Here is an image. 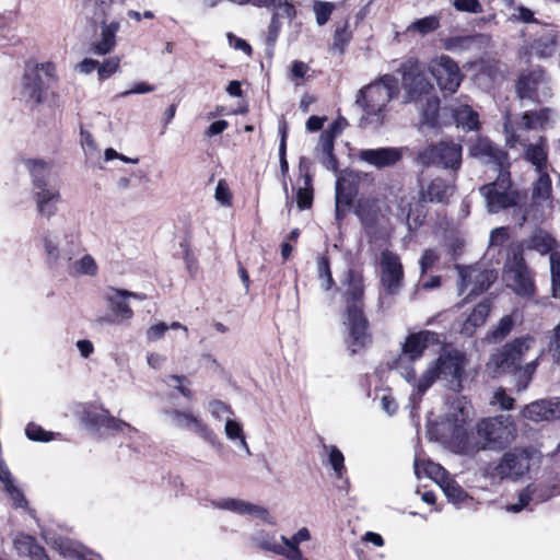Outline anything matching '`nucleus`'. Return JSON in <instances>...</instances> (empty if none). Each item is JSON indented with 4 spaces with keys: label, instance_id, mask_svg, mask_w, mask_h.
<instances>
[{
    "label": "nucleus",
    "instance_id": "1",
    "mask_svg": "<svg viewBox=\"0 0 560 560\" xmlns=\"http://www.w3.org/2000/svg\"><path fill=\"white\" fill-rule=\"evenodd\" d=\"M468 364L469 359L464 351L454 347H443L439 355L428 363L420 377L417 378L413 368H406L400 373L413 386L412 397L417 396L420 400L438 380L444 382L447 389L462 392L468 377Z\"/></svg>",
    "mask_w": 560,
    "mask_h": 560
},
{
    "label": "nucleus",
    "instance_id": "2",
    "mask_svg": "<svg viewBox=\"0 0 560 560\" xmlns=\"http://www.w3.org/2000/svg\"><path fill=\"white\" fill-rule=\"evenodd\" d=\"M517 427L511 416L497 415L479 419L462 441V452L474 455L480 451L499 452L512 444Z\"/></svg>",
    "mask_w": 560,
    "mask_h": 560
},
{
    "label": "nucleus",
    "instance_id": "3",
    "mask_svg": "<svg viewBox=\"0 0 560 560\" xmlns=\"http://www.w3.org/2000/svg\"><path fill=\"white\" fill-rule=\"evenodd\" d=\"M398 92V79L393 74H384L361 88L355 96V105L362 110L360 127L380 130L388 119V104Z\"/></svg>",
    "mask_w": 560,
    "mask_h": 560
},
{
    "label": "nucleus",
    "instance_id": "4",
    "mask_svg": "<svg viewBox=\"0 0 560 560\" xmlns=\"http://www.w3.org/2000/svg\"><path fill=\"white\" fill-rule=\"evenodd\" d=\"M341 292L346 303L343 325L349 330L348 349L358 353L371 343L368 332V322L362 310V282H341Z\"/></svg>",
    "mask_w": 560,
    "mask_h": 560
},
{
    "label": "nucleus",
    "instance_id": "5",
    "mask_svg": "<svg viewBox=\"0 0 560 560\" xmlns=\"http://www.w3.org/2000/svg\"><path fill=\"white\" fill-rule=\"evenodd\" d=\"M535 338L532 336H523L515 338L511 342L505 343L498 352L492 354L490 363L494 365L495 372L516 371L518 373L520 390L525 389L535 373L538 361L542 352L536 355L532 361L522 365L527 352L535 346Z\"/></svg>",
    "mask_w": 560,
    "mask_h": 560
},
{
    "label": "nucleus",
    "instance_id": "6",
    "mask_svg": "<svg viewBox=\"0 0 560 560\" xmlns=\"http://www.w3.org/2000/svg\"><path fill=\"white\" fill-rule=\"evenodd\" d=\"M47 262L57 266L60 261H71L79 252L81 240L67 222H60L46 229L39 236Z\"/></svg>",
    "mask_w": 560,
    "mask_h": 560
},
{
    "label": "nucleus",
    "instance_id": "7",
    "mask_svg": "<svg viewBox=\"0 0 560 560\" xmlns=\"http://www.w3.org/2000/svg\"><path fill=\"white\" fill-rule=\"evenodd\" d=\"M28 168L33 177V196L36 205V211L39 215L50 219L58 211V205L61 202L59 189L49 185V166L43 161L28 162Z\"/></svg>",
    "mask_w": 560,
    "mask_h": 560
},
{
    "label": "nucleus",
    "instance_id": "8",
    "mask_svg": "<svg viewBox=\"0 0 560 560\" xmlns=\"http://www.w3.org/2000/svg\"><path fill=\"white\" fill-rule=\"evenodd\" d=\"M463 147L453 140H441L418 151L416 162L424 167L431 165L457 172L462 165Z\"/></svg>",
    "mask_w": 560,
    "mask_h": 560
},
{
    "label": "nucleus",
    "instance_id": "9",
    "mask_svg": "<svg viewBox=\"0 0 560 560\" xmlns=\"http://www.w3.org/2000/svg\"><path fill=\"white\" fill-rule=\"evenodd\" d=\"M479 191L490 213L515 207L520 200V192L512 187L510 173L505 168L500 170L497 179L481 186Z\"/></svg>",
    "mask_w": 560,
    "mask_h": 560
},
{
    "label": "nucleus",
    "instance_id": "10",
    "mask_svg": "<svg viewBox=\"0 0 560 560\" xmlns=\"http://www.w3.org/2000/svg\"><path fill=\"white\" fill-rule=\"evenodd\" d=\"M401 73V86L405 92L402 103L422 102L424 97L433 93V85L418 62L408 60L399 69Z\"/></svg>",
    "mask_w": 560,
    "mask_h": 560
},
{
    "label": "nucleus",
    "instance_id": "11",
    "mask_svg": "<svg viewBox=\"0 0 560 560\" xmlns=\"http://www.w3.org/2000/svg\"><path fill=\"white\" fill-rule=\"evenodd\" d=\"M147 296L142 293H137L128 290H121L116 288H108L105 293V300L107 302L109 314L107 316L100 317L98 323L107 324H125L133 318V311L130 307L129 299L144 300Z\"/></svg>",
    "mask_w": 560,
    "mask_h": 560
},
{
    "label": "nucleus",
    "instance_id": "12",
    "mask_svg": "<svg viewBox=\"0 0 560 560\" xmlns=\"http://www.w3.org/2000/svg\"><path fill=\"white\" fill-rule=\"evenodd\" d=\"M503 131L506 145L510 148H515L517 144L524 147L525 160L532 163L538 173L545 172L547 166V151L542 137H539L536 142L527 144L523 135L514 130V126L511 124L509 116L505 117Z\"/></svg>",
    "mask_w": 560,
    "mask_h": 560
},
{
    "label": "nucleus",
    "instance_id": "13",
    "mask_svg": "<svg viewBox=\"0 0 560 560\" xmlns=\"http://www.w3.org/2000/svg\"><path fill=\"white\" fill-rule=\"evenodd\" d=\"M428 70L436 80L441 91L453 94L463 81V74L455 60L447 55L432 58L428 63Z\"/></svg>",
    "mask_w": 560,
    "mask_h": 560
},
{
    "label": "nucleus",
    "instance_id": "14",
    "mask_svg": "<svg viewBox=\"0 0 560 560\" xmlns=\"http://www.w3.org/2000/svg\"><path fill=\"white\" fill-rule=\"evenodd\" d=\"M534 450L528 447L513 448L504 453L494 468L495 475L514 479L524 476L529 470Z\"/></svg>",
    "mask_w": 560,
    "mask_h": 560
},
{
    "label": "nucleus",
    "instance_id": "15",
    "mask_svg": "<svg viewBox=\"0 0 560 560\" xmlns=\"http://www.w3.org/2000/svg\"><path fill=\"white\" fill-rule=\"evenodd\" d=\"M520 98L539 102L549 94L548 80L541 69H535L522 74L516 83Z\"/></svg>",
    "mask_w": 560,
    "mask_h": 560
},
{
    "label": "nucleus",
    "instance_id": "16",
    "mask_svg": "<svg viewBox=\"0 0 560 560\" xmlns=\"http://www.w3.org/2000/svg\"><path fill=\"white\" fill-rule=\"evenodd\" d=\"M407 149L404 147H383L377 149H363L359 151L358 159L375 168H386L396 165L404 158Z\"/></svg>",
    "mask_w": 560,
    "mask_h": 560
},
{
    "label": "nucleus",
    "instance_id": "17",
    "mask_svg": "<svg viewBox=\"0 0 560 560\" xmlns=\"http://www.w3.org/2000/svg\"><path fill=\"white\" fill-rule=\"evenodd\" d=\"M166 415L175 427L191 429L208 444L212 446H220L217 434L194 415L179 410H170L166 411Z\"/></svg>",
    "mask_w": 560,
    "mask_h": 560
},
{
    "label": "nucleus",
    "instance_id": "18",
    "mask_svg": "<svg viewBox=\"0 0 560 560\" xmlns=\"http://www.w3.org/2000/svg\"><path fill=\"white\" fill-rule=\"evenodd\" d=\"M211 505L219 510L231 511L233 513L240 515H253L256 516L269 525H275V518L269 514L268 510L264 506L253 504L250 502L234 499V498H224L220 500H214L211 502Z\"/></svg>",
    "mask_w": 560,
    "mask_h": 560
},
{
    "label": "nucleus",
    "instance_id": "19",
    "mask_svg": "<svg viewBox=\"0 0 560 560\" xmlns=\"http://www.w3.org/2000/svg\"><path fill=\"white\" fill-rule=\"evenodd\" d=\"M417 104H419L422 125L436 129L451 125V119L447 118L448 110H446V106L440 108V101L433 93Z\"/></svg>",
    "mask_w": 560,
    "mask_h": 560
},
{
    "label": "nucleus",
    "instance_id": "20",
    "mask_svg": "<svg viewBox=\"0 0 560 560\" xmlns=\"http://www.w3.org/2000/svg\"><path fill=\"white\" fill-rule=\"evenodd\" d=\"M469 153L472 158L487 164H495L500 170L508 166L506 153L495 145L491 140L479 137L470 147Z\"/></svg>",
    "mask_w": 560,
    "mask_h": 560
},
{
    "label": "nucleus",
    "instance_id": "21",
    "mask_svg": "<svg viewBox=\"0 0 560 560\" xmlns=\"http://www.w3.org/2000/svg\"><path fill=\"white\" fill-rule=\"evenodd\" d=\"M555 487L530 483L518 494V502L506 506L508 512L518 513L530 502L541 503L553 497Z\"/></svg>",
    "mask_w": 560,
    "mask_h": 560
},
{
    "label": "nucleus",
    "instance_id": "22",
    "mask_svg": "<svg viewBox=\"0 0 560 560\" xmlns=\"http://www.w3.org/2000/svg\"><path fill=\"white\" fill-rule=\"evenodd\" d=\"M455 186L444 178L436 177L427 186L421 185L419 198L423 202L446 203L454 194Z\"/></svg>",
    "mask_w": 560,
    "mask_h": 560
},
{
    "label": "nucleus",
    "instance_id": "23",
    "mask_svg": "<svg viewBox=\"0 0 560 560\" xmlns=\"http://www.w3.org/2000/svg\"><path fill=\"white\" fill-rule=\"evenodd\" d=\"M430 342H440V337L436 332L421 330L419 332L410 334L402 345V354L409 360L415 361L421 358Z\"/></svg>",
    "mask_w": 560,
    "mask_h": 560
},
{
    "label": "nucleus",
    "instance_id": "24",
    "mask_svg": "<svg viewBox=\"0 0 560 560\" xmlns=\"http://www.w3.org/2000/svg\"><path fill=\"white\" fill-rule=\"evenodd\" d=\"M38 70L45 72L47 75H52L55 67L51 63H40L37 70L27 73L24 78L23 95L27 101L39 103L44 94V85L39 77Z\"/></svg>",
    "mask_w": 560,
    "mask_h": 560
},
{
    "label": "nucleus",
    "instance_id": "25",
    "mask_svg": "<svg viewBox=\"0 0 560 560\" xmlns=\"http://www.w3.org/2000/svg\"><path fill=\"white\" fill-rule=\"evenodd\" d=\"M556 121V115L550 108L539 110H527L522 116V121L514 127L517 133L523 135L526 130L545 129Z\"/></svg>",
    "mask_w": 560,
    "mask_h": 560
},
{
    "label": "nucleus",
    "instance_id": "26",
    "mask_svg": "<svg viewBox=\"0 0 560 560\" xmlns=\"http://www.w3.org/2000/svg\"><path fill=\"white\" fill-rule=\"evenodd\" d=\"M447 118L451 119V124H455L457 127H462L465 130H475L479 125V115L466 104L452 103L446 105Z\"/></svg>",
    "mask_w": 560,
    "mask_h": 560
},
{
    "label": "nucleus",
    "instance_id": "27",
    "mask_svg": "<svg viewBox=\"0 0 560 560\" xmlns=\"http://www.w3.org/2000/svg\"><path fill=\"white\" fill-rule=\"evenodd\" d=\"M504 273L508 280H529V271L523 258L522 245L511 249L504 267Z\"/></svg>",
    "mask_w": 560,
    "mask_h": 560
},
{
    "label": "nucleus",
    "instance_id": "28",
    "mask_svg": "<svg viewBox=\"0 0 560 560\" xmlns=\"http://www.w3.org/2000/svg\"><path fill=\"white\" fill-rule=\"evenodd\" d=\"M119 30L118 22L107 24L104 20L101 21V33L96 36L92 44V50L97 55H106L110 52L116 45V34Z\"/></svg>",
    "mask_w": 560,
    "mask_h": 560
},
{
    "label": "nucleus",
    "instance_id": "29",
    "mask_svg": "<svg viewBox=\"0 0 560 560\" xmlns=\"http://www.w3.org/2000/svg\"><path fill=\"white\" fill-rule=\"evenodd\" d=\"M557 32L552 27H545L530 46L532 54L539 58H548L557 50Z\"/></svg>",
    "mask_w": 560,
    "mask_h": 560
},
{
    "label": "nucleus",
    "instance_id": "30",
    "mask_svg": "<svg viewBox=\"0 0 560 560\" xmlns=\"http://www.w3.org/2000/svg\"><path fill=\"white\" fill-rule=\"evenodd\" d=\"M491 304L489 300L479 303L470 315L463 322L459 332L466 337L475 334L476 329L482 326L490 313Z\"/></svg>",
    "mask_w": 560,
    "mask_h": 560
},
{
    "label": "nucleus",
    "instance_id": "31",
    "mask_svg": "<svg viewBox=\"0 0 560 560\" xmlns=\"http://www.w3.org/2000/svg\"><path fill=\"white\" fill-rule=\"evenodd\" d=\"M527 249L536 250L541 255L552 253L558 249L557 241L545 230L536 229L532 235L525 241Z\"/></svg>",
    "mask_w": 560,
    "mask_h": 560
},
{
    "label": "nucleus",
    "instance_id": "32",
    "mask_svg": "<svg viewBox=\"0 0 560 560\" xmlns=\"http://www.w3.org/2000/svg\"><path fill=\"white\" fill-rule=\"evenodd\" d=\"M442 46L445 50L460 54L478 47L481 44L480 35H466V36H450L442 40Z\"/></svg>",
    "mask_w": 560,
    "mask_h": 560
},
{
    "label": "nucleus",
    "instance_id": "33",
    "mask_svg": "<svg viewBox=\"0 0 560 560\" xmlns=\"http://www.w3.org/2000/svg\"><path fill=\"white\" fill-rule=\"evenodd\" d=\"M14 547L22 556L31 560H49L43 547L35 542V539L27 535H19L14 538Z\"/></svg>",
    "mask_w": 560,
    "mask_h": 560
},
{
    "label": "nucleus",
    "instance_id": "34",
    "mask_svg": "<svg viewBox=\"0 0 560 560\" xmlns=\"http://www.w3.org/2000/svg\"><path fill=\"white\" fill-rule=\"evenodd\" d=\"M299 170L301 173L302 185L298 187L296 205L300 210H305L313 205V186L312 177L304 167L303 160H301Z\"/></svg>",
    "mask_w": 560,
    "mask_h": 560
},
{
    "label": "nucleus",
    "instance_id": "35",
    "mask_svg": "<svg viewBox=\"0 0 560 560\" xmlns=\"http://www.w3.org/2000/svg\"><path fill=\"white\" fill-rule=\"evenodd\" d=\"M381 270L383 280H401L404 276L399 257L389 250L381 254Z\"/></svg>",
    "mask_w": 560,
    "mask_h": 560
},
{
    "label": "nucleus",
    "instance_id": "36",
    "mask_svg": "<svg viewBox=\"0 0 560 560\" xmlns=\"http://www.w3.org/2000/svg\"><path fill=\"white\" fill-rule=\"evenodd\" d=\"M84 421L94 427H104L109 430L122 431L125 428L130 429V425L120 419L112 417L107 410H102L97 415L86 412Z\"/></svg>",
    "mask_w": 560,
    "mask_h": 560
},
{
    "label": "nucleus",
    "instance_id": "37",
    "mask_svg": "<svg viewBox=\"0 0 560 560\" xmlns=\"http://www.w3.org/2000/svg\"><path fill=\"white\" fill-rule=\"evenodd\" d=\"M69 262V272L72 276L78 277H96L98 271V266L94 259V257L90 254H84L82 257L75 260L68 261Z\"/></svg>",
    "mask_w": 560,
    "mask_h": 560
},
{
    "label": "nucleus",
    "instance_id": "38",
    "mask_svg": "<svg viewBox=\"0 0 560 560\" xmlns=\"http://www.w3.org/2000/svg\"><path fill=\"white\" fill-rule=\"evenodd\" d=\"M254 547L276 555L284 553V547L277 541L275 534L259 530L250 537Z\"/></svg>",
    "mask_w": 560,
    "mask_h": 560
},
{
    "label": "nucleus",
    "instance_id": "39",
    "mask_svg": "<svg viewBox=\"0 0 560 560\" xmlns=\"http://www.w3.org/2000/svg\"><path fill=\"white\" fill-rule=\"evenodd\" d=\"M552 194L551 179L546 172H539V177L534 183L532 199L534 203L550 202Z\"/></svg>",
    "mask_w": 560,
    "mask_h": 560
},
{
    "label": "nucleus",
    "instance_id": "40",
    "mask_svg": "<svg viewBox=\"0 0 560 560\" xmlns=\"http://www.w3.org/2000/svg\"><path fill=\"white\" fill-rule=\"evenodd\" d=\"M549 406L547 399H539L527 404L521 411L522 417L533 422L549 421Z\"/></svg>",
    "mask_w": 560,
    "mask_h": 560
},
{
    "label": "nucleus",
    "instance_id": "41",
    "mask_svg": "<svg viewBox=\"0 0 560 560\" xmlns=\"http://www.w3.org/2000/svg\"><path fill=\"white\" fill-rule=\"evenodd\" d=\"M319 149L322 151V164L329 171H337V160L334 156V136L326 131L319 138Z\"/></svg>",
    "mask_w": 560,
    "mask_h": 560
},
{
    "label": "nucleus",
    "instance_id": "42",
    "mask_svg": "<svg viewBox=\"0 0 560 560\" xmlns=\"http://www.w3.org/2000/svg\"><path fill=\"white\" fill-rule=\"evenodd\" d=\"M336 200L345 203V208H350L355 196V189L351 180L340 176L336 182Z\"/></svg>",
    "mask_w": 560,
    "mask_h": 560
},
{
    "label": "nucleus",
    "instance_id": "43",
    "mask_svg": "<svg viewBox=\"0 0 560 560\" xmlns=\"http://www.w3.org/2000/svg\"><path fill=\"white\" fill-rule=\"evenodd\" d=\"M163 383L168 388L176 389L183 397L187 399L194 398V392L190 389L191 382L185 375H167L163 378Z\"/></svg>",
    "mask_w": 560,
    "mask_h": 560
},
{
    "label": "nucleus",
    "instance_id": "44",
    "mask_svg": "<svg viewBox=\"0 0 560 560\" xmlns=\"http://www.w3.org/2000/svg\"><path fill=\"white\" fill-rule=\"evenodd\" d=\"M440 27V19L436 15H429L413 21L408 27L407 32L418 33L422 36L430 34Z\"/></svg>",
    "mask_w": 560,
    "mask_h": 560
},
{
    "label": "nucleus",
    "instance_id": "45",
    "mask_svg": "<svg viewBox=\"0 0 560 560\" xmlns=\"http://www.w3.org/2000/svg\"><path fill=\"white\" fill-rule=\"evenodd\" d=\"M440 488L442 489L448 501L453 502L454 504L460 503L466 499L465 491L451 477L446 481H443Z\"/></svg>",
    "mask_w": 560,
    "mask_h": 560
},
{
    "label": "nucleus",
    "instance_id": "46",
    "mask_svg": "<svg viewBox=\"0 0 560 560\" xmlns=\"http://www.w3.org/2000/svg\"><path fill=\"white\" fill-rule=\"evenodd\" d=\"M454 412L450 413V421L454 422L455 432H458L469 418V407L462 400L454 402Z\"/></svg>",
    "mask_w": 560,
    "mask_h": 560
},
{
    "label": "nucleus",
    "instance_id": "47",
    "mask_svg": "<svg viewBox=\"0 0 560 560\" xmlns=\"http://www.w3.org/2000/svg\"><path fill=\"white\" fill-rule=\"evenodd\" d=\"M252 4L258 8H279L283 14L292 19L295 15V10L292 4L287 0H252Z\"/></svg>",
    "mask_w": 560,
    "mask_h": 560
},
{
    "label": "nucleus",
    "instance_id": "48",
    "mask_svg": "<svg viewBox=\"0 0 560 560\" xmlns=\"http://www.w3.org/2000/svg\"><path fill=\"white\" fill-rule=\"evenodd\" d=\"M334 9L335 4L332 2L315 1L313 3V11L316 18V23L319 26L325 25L328 22Z\"/></svg>",
    "mask_w": 560,
    "mask_h": 560
},
{
    "label": "nucleus",
    "instance_id": "49",
    "mask_svg": "<svg viewBox=\"0 0 560 560\" xmlns=\"http://www.w3.org/2000/svg\"><path fill=\"white\" fill-rule=\"evenodd\" d=\"M514 398L509 396L504 388L498 387L493 390L492 397L489 401L491 406H498L502 410H512L514 407Z\"/></svg>",
    "mask_w": 560,
    "mask_h": 560
},
{
    "label": "nucleus",
    "instance_id": "50",
    "mask_svg": "<svg viewBox=\"0 0 560 560\" xmlns=\"http://www.w3.org/2000/svg\"><path fill=\"white\" fill-rule=\"evenodd\" d=\"M514 320L510 315L503 316L498 323L497 327L491 331L492 339L500 341L504 339L512 330Z\"/></svg>",
    "mask_w": 560,
    "mask_h": 560
},
{
    "label": "nucleus",
    "instance_id": "51",
    "mask_svg": "<svg viewBox=\"0 0 560 560\" xmlns=\"http://www.w3.org/2000/svg\"><path fill=\"white\" fill-rule=\"evenodd\" d=\"M120 65V59L118 57H109L105 59L102 63L97 66V74L101 80L108 79L112 77L118 69Z\"/></svg>",
    "mask_w": 560,
    "mask_h": 560
},
{
    "label": "nucleus",
    "instance_id": "52",
    "mask_svg": "<svg viewBox=\"0 0 560 560\" xmlns=\"http://www.w3.org/2000/svg\"><path fill=\"white\" fill-rule=\"evenodd\" d=\"M310 67L307 63L295 60L292 62L289 78L295 85H301Z\"/></svg>",
    "mask_w": 560,
    "mask_h": 560
},
{
    "label": "nucleus",
    "instance_id": "53",
    "mask_svg": "<svg viewBox=\"0 0 560 560\" xmlns=\"http://www.w3.org/2000/svg\"><path fill=\"white\" fill-rule=\"evenodd\" d=\"M283 542V547L291 549L294 547H299V545L303 541H307L311 539L310 530L306 527L299 529L291 538H287L285 536L280 537Z\"/></svg>",
    "mask_w": 560,
    "mask_h": 560
},
{
    "label": "nucleus",
    "instance_id": "54",
    "mask_svg": "<svg viewBox=\"0 0 560 560\" xmlns=\"http://www.w3.org/2000/svg\"><path fill=\"white\" fill-rule=\"evenodd\" d=\"M427 475L434 480L439 486L446 481L451 476L448 472L439 464L428 463L425 466Z\"/></svg>",
    "mask_w": 560,
    "mask_h": 560
},
{
    "label": "nucleus",
    "instance_id": "55",
    "mask_svg": "<svg viewBox=\"0 0 560 560\" xmlns=\"http://www.w3.org/2000/svg\"><path fill=\"white\" fill-rule=\"evenodd\" d=\"M215 200L224 207H230L232 203V194L224 179H220L217 184L214 191Z\"/></svg>",
    "mask_w": 560,
    "mask_h": 560
},
{
    "label": "nucleus",
    "instance_id": "56",
    "mask_svg": "<svg viewBox=\"0 0 560 560\" xmlns=\"http://www.w3.org/2000/svg\"><path fill=\"white\" fill-rule=\"evenodd\" d=\"M328 451L329 463L338 476H341V471L345 468L343 466V455L336 446H325Z\"/></svg>",
    "mask_w": 560,
    "mask_h": 560
},
{
    "label": "nucleus",
    "instance_id": "57",
    "mask_svg": "<svg viewBox=\"0 0 560 560\" xmlns=\"http://www.w3.org/2000/svg\"><path fill=\"white\" fill-rule=\"evenodd\" d=\"M439 259L440 255L435 249H425L420 259L421 276H423L428 270H430L435 265V262L439 261Z\"/></svg>",
    "mask_w": 560,
    "mask_h": 560
},
{
    "label": "nucleus",
    "instance_id": "58",
    "mask_svg": "<svg viewBox=\"0 0 560 560\" xmlns=\"http://www.w3.org/2000/svg\"><path fill=\"white\" fill-rule=\"evenodd\" d=\"M26 436L33 441L47 442L51 439V433L43 430L36 424H28L25 429Z\"/></svg>",
    "mask_w": 560,
    "mask_h": 560
},
{
    "label": "nucleus",
    "instance_id": "59",
    "mask_svg": "<svg viewBox=\"0 0 560 560\" xmlns=\"http://www.w3.org/2000/svg\"><path fill=\"white\" fill-rule=\"evenodd\" d=\"M453 5L457 11L480 13L482 7L478 0H453Z\"/></svg>",
    "mask_w": 560,
    "mask_h": 560
},
{
    "label": "nucleus",
    "instance_id": "60",
    "mask_svg": "<svg viewBox=\"0 0 560 560\" xmlns=\"http://www.w3.org/2000/svg\"><path fill=\"white\" fill-rule=\"evenodd\" d=\"M209 410L213 418L221 419L225 416L233 415L230 406L221 400H213L209 404Z\"/></svg>",
    "mask_w": 560,
    "mask_h": 560
},
{
    "label": "nucleus",
    "instance_id": "61",
    "mask_svg": "<svg viewBox=\"0 0 560 560\" xmlns=\"http://www.w3.org/2000/svg\"><path fill=\"white\" fill-rule=\"evenodd\" d=\"M4 489L9 494L10 499L12 500L14 506L23 508L26 505L27 502L22 491L18 487H15L13 482H9L7 486H4Z\"/></svg>",
    "mask_w": 560,
    "mask_h": 560
},
{
    "label": "nucleus",
    "instance_id": "62",
    "mask_svg": "<svg viewBox=\"0 0 560 560\" xmlns=\"http://www.w3.org/2000/svg\"><path fill=\"white\" fill-rule=\"evenodd\" d=\"M225 435L229 440H240L244 436L242 425L232 419H226L224 427Z\"/></svg>",
    "mask_w": 560,
    "mask_h": 560
},
{
    "label": "nucleus",
    "instance_id": "63",
    "mask_svg": "<svg viewBox=\"0 0 560 560\" xmlns=\"http://www.w3.org/2000/svg\"><path fill=\"white\" fill-rule=\"evenodd\" d=\"M170 329L168 325L160 322L158 324H154L150 326L147 330V339L150 342L156 341L161 338H163L164 334Z\"/></svg>",
    "mask_w": 560,
    "mask_h": 560
},
{
    "label": "nucleus",
    "instance_id": "64",
    "mask_svg": "<svg viewBox=\"0 0 560 560\" xmlns=\"http://www.w3.org/2000/svg\"><path fill=\"white\" fill-rule=\"evenodd\" d=\"M511 21L529 23L534 21V13L523 5L514 7V12L510 16Z\"/></svg>",
    "mask_w": 560,
    "mask_h": 560
}]
</instances>
